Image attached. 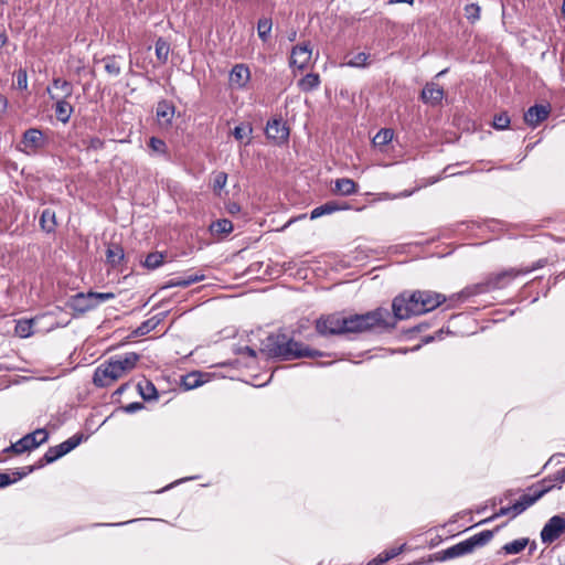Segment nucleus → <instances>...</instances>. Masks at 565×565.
<instances>
[{
  "mask_svg": "<svg viewBox=\"0 0 565 565\" xmlns=\"http://www.w3.org/2000/svg\"><path fill=\"white\" fill-rule=\"evenodd\" d=\"M388 319L390 311L385 308L348 317L333 313L319 318L316 322V330L321 335L365 332L375 328L393 326Z\"/></svg>",
  "mask_w": 565,
  "mask_h": 565,
  "instance_id": "nucleus-1",
  "label": "nucleus"
},
{
  "mask_svg": "<svg viewBox=\"0 0 565 565\" xmlns=\"http://www.w3.org/2000/svg\"><path fill=\"white\" fill-rule=\"evenodd\" d=\"M446 301V297L431 290H417L408 296L405 294L393 300V312L396 319L403 320L411 316L429 312Z\"/></svg>",
  "mask_w": 565,
  "mask_h": 565,
  "instance_id": "nucleus-2",
  "label": "nucleus"
},
{
  "mask_svg": "<svg viewBox=\"0 0 565 565\" xmlns=\"http://www.w3.org/2000/svg\"><path fill=\"white\" fill-rule=\"evenodd\" d=\"M139 360L140 355L135 352L110 356L96 367L93 383L98 387H108L130 373Z\"/></svg>",
  "mask_w": 565,
  "mask_h": 565,
  "instance_id": "nucleus-3",
  "label": "nucleus"
},
{
  "mask_svg": "<svg viewBox=\"0 0 565 565\" xmlns=\"http://www.w3.org/2000/svg\"><path fill=\"white\" fill-rule=\"evenodd\" d=\"M263 350L266 351L269 356L280 358L282 360L323 355L322 352L312 350L309 347L290 339L285 333H274L268 335L264 342Z\"/></svg>",
  "mask_w": 565,
  "mask_h": 565,
  "instance_id": "nucleus-4",
  "label": "nucleus"
},
{
  "mask_svg": "<svg viewBox=\"0 0 565 565\" xmlns=\"http://www.w3.org/2000/svg\"><path fill=\"white\" fill-rule=\"evenodd\" d=\"M546 260L540 259L536 262L535 266L522 268V269H508L504 271H501L492 277H490L487 281V284L483 286L476 287L478 290L476 292H483L489 291L493 289H502L505 288L515 277L519 275H524L527 273H531L537 268H542L545 265Z\"/></svg>",
  "mask_w": 565,
  "mask_h": 565,
  "instance_id": "nucleus-5",
  "label": "nucleus"
},
{
  "mask_svg": "<svg viewBox=\"0 0 565 565\" xmlns=\"http://www.w3.org/2000/svg\"><path fill=\"white\" fill-rule=\"evenodd\" d=\"M492 539L491 531H482L462 542H459L441 552V559H450L471 553L476 547L486 545Z\"/></svg>",
  "mask_w": 565,
  "mask_h": 565,
  "instance_id": "nucleus-6",
  "label": "nucleus"
},
{
  "mask_svg": "<svg viewBox=\"0 0 565 565\" xmlns=\"http://www.w3.org/2000/svg\"><path fill=\"white\" fill-rule=\"evenodd\" d=\"M49 438V434L44 428H39L30 434H26L17 443L12 444L6 451H13L15 454H22L30 451L40 445L44 444Z\"/></svg>",
  "mask_w": 565,
  "mask_h": 565,
  "instance_id": "nucleus-7",
  "label": "nucleus"
},
{
  "mask_svg": "<svg viewBox=\"0 0 565 565\" xmlns=\"http://www.w3.org/2000/svg\"><path fill=\"white\" fill-rule=\"evenodd\" d=\"M565 532V520L559 515H554L544 525L541 532L543 543H552Z\"/></svg>",
  "mask_w": 565,
  "mask_h": 565,
  "instance_id": "nucleus-8",
  "label": "nucleus"
},
{
  "mask_svg": "<svg viewBox=\"0 0 565 565\" xmlns=\"http://www.w3.org/2000/svg\"><path fill=\"white\" fill-rule=\"evenodd\" d=\"M266 136L273 141H287L289 138V128L281 118L269 120L265 128Z\"/></svg>",
  "mask_w": 565,
  "mask_h": 565,
  "instance_id": "nucleus-9",
  "label": "nucleus"
},
{
  "mask_svg": "<svg viewBox=\"0 0 565 565\" xmlns=\"http://www.w3.org/2000/svg\"><path fill=\"white\" fill-rule=\"evenodd\" d=\"M444 97V89L434 82L427 83L420 93V99L423 103L433 107L440 105Z\"/></svg>",
  "mask_w": 565,
  "mask_h": 565,
  "instance_id": "nucleus-10",
  "label": "nucleus"
},
{
  "mask_svg": "<svg viewBox=\"0 0 565 565\" xmlns=\"http://www.w3.org/2000/svg\"><path fill=\"white\" fill-rule=\"evenodd\" d=\"M68 306L79 313L89 311L98 306V301H94L93 291L87 294H77L68 302Z\"/></svg>",
  "mask_w": 565,
  "mask_h": 565,
  "instance_id": "nucleus-11",
  "label": "nucleus"
},
{
  "mask_svg": "<svg viewBox=\"0 0 565 565\" xmlns=\"http://www.w3.org/2000/svg\"><path fill=\"white\" fill-rule=\"evenodd\" d=\"M550 115V106L548 105H534L531 106L524 113V121L532 127L537 126L545 119H547Z\"/></svg>",
  "mask_w": 565,
  "mask_h": 565,
  "instance_id": "nucleus-12",
  "label": "nucleus"
},
{
  "mask_svg": "<svg viewBox=\"0 0 565 565\" xmlns=\"http://www.w3.org/2000/svg\"><path fill=\"white\" fill-rule=\"evenodd\" d=\"M311 58V49L309 44H300L292 49L290 55V65L303 70Z\"/></svg>",
  "mask_w": 565,
  "mask_h": 565,
  "instance_id": "nucleus-13",
  "label": "nucleus"
},
{
  "mask_svg": "<svg viewBox=\"0 0 565 565\" xmlns=\"http://www.w3.org/2000/svg\"><path fill=\"white\" fill-rule=\"evenodd\" d=\"M547 491V489H542L534 494H523L520 500H518L514 504L510 505L511 509V518H515L516 515L521 514L523 511H525L529 507H531L533 503H535L540 498L544 495V493Z\"/></svg>",
  "mask_w": 565,
  "mask_h": 565,
  "instance_id": "nucleus-14",
  "label": "nucleus"
},
{
  "mask_svg": "<svg viewBox=\"0 0 565 565\" xmlns=\"http://www.w3.org/2000/svg\"><path fill=\"white\" fill-rule=\"evenodd\" d=\"M250 79V71L245 64H236L230 72V83L236 88L246 87Z\"/></svg>",
  "mask_w": 565,
  "mask_h": 565,
  "instance_id": "nucleus-15",
  "label": "nucleus"
},
{
  "mask_svg": "<svg viewBox=\"0 0 565 565\" xmlns=\"http://www.w3.org/2000/svg\"><path fill=\"white\" fill-rule=\"evenodd\" d=\"M174 106L171 102L160 100L156 107V117L158 124L168 127L174 117Z\"/></svg>",
  "mask_w": 565,
  "mask_h": 565,
  "instance_id": "nucleus-16",
  "label": "nucleus"
},
{
  "mask_svg": "<svg viewBox=\"0 0 565 565\" xmlns=\"http://www.w3.org/2000/svg\"><path fill=\"white\" fill-rule=\"evenodd\" d=\"M55 103V116L62 122H67L73 114V106L67 102L68 98L51 95Z\"/></svg>",
  "mask_w": 565,
  "mask_h": 565,
  "instance_id": "nucleus-17",
  "label": "nucleus"
},
{
  "mask_svg": "<svg viewBox=\"0 0 565 565\" xmlns=\"http://www.w3.org/2000/svg\"><path fill=\"white\" fill-rule=\"evenodd\" d=\"M121 57L118 55H107L102 62L104 63L105 71L111 76H118L121 73L120 65Z\"/></svg>",
  "mask_w": 565,
  "mask_h": 565,
  "instance_id": "nucleus-18",
  "label": "nucleus"
},
{
  "mask_svg": "<svg viewBox=\"0 0 565 565\" xmlns=\"http://www.w3.org/2000/svg\"><path fill=\"white\" fill-rule=\"evenodd\" d=\"M32 471H33V467H25L22 469V471H19V470L13 471L12 475L0 473V488L7 487V486L22 479L23 477H25L26 475H29Z\"/></svg>",
  "mask_w": 565,
  "mask_h": 565,
  "instance_id": "nucleus-19",
  "label": "nucleus"
},
{
  "mask_svg": "<svg viewBox=\"0 0 565 565\" xmlns=\"http://www.w3.org/2000/svg\"><path fill=\"white\" fill-rule=\"evenodd\" d=\"M210 182L214 194L221 198L227 182V174L222 171L214 172Z\"/></svg>",
  "mask_w": 565,
  "mask_h": 565,
  "instance_id": "nucleus-20",
  "label": "nucleus"
},
{
  "mask_svg": "<svg viewBox=\"0 0 565 565\" xmlns=\"http://www.w3.org/2000/svg\"><path fill=\"white\" fill-rule=\"evenodd\" d=\"M40 225L46 233L54 232L56 227L55 212L50 209H45L40 217Z\"/></svg>",
  "mask_w": 565,
  "mask_h": 565,
  "instance_id": "nucleus-21",
  "label": "nucleus"
},
{
  "mask_svg": "<svg viewBox=\"0 0 565 565\" xmlns=\"http://www.w3.org/2000/svg\"><path fill=\"white\" fill-rule=\"evenodd\" d=\"M404 547H405V544L401 545L399 547L390 548V550L379 554L375 558H373L369 563V565H382V564L386 563L387 561L394 558L398 554H401L403 552Z\"/></svg>",
  "mask_w": 565,
  "mask_h": 565,
  "instance_id": "nucleus-22",
  "label": "nucleus"
},
{
  "mask_svg": "<svg viewBox=\"0 0 565 565\" xmlns=\"http://www.w3.org/2000/svg\"><path fill=\"white\" fill-rule=\"evenodd\" d=\"M334 190L342 195H351L356 192V184L351 179H338L334 184Z\"/></svg>",
  "mask_w": 565,
  "mask_h": 565,
  "instance_id": "nucleus-23",
  "label": "nucleus"
},
{
  "mask_svg": "<svg viewBox=\"0 0 565 565\" xmlns=\"http://www.w3.org/2000/svg\"><path fill=\"white\" fill-rule=\"evenodd\" d=\"M298 85L302 92H311L320 85V77L316 73H309L299 81Z\"/></svg>",
  "mask_w": 565,
  "mask_h": 565,
  "instance_id": "nucleus-24",
  "label": "nucleus"
},
{
  "mask_svg": "<svg viewBox=\"0 0 565 565\" xmlns=\"http://www.w3.org/2000/svg\"><path fill=\"white\" fill-rule=\"evenodd\" d=\"M342 207H340L338 204H335L334 202H327L320 206H317L315 207L312 211H311V214H310V218L311 220H316V218H319L323 215H327V214H331L335 211H339L341 210Z\"/></svg>",
  "mask_w": 565,
  "mask_h": 565,
  "instance_id": "nucleus-25",
  "label": "nucleus"
},
{
  "mask_svg": "<svg viewBox=\"0 0 565 565\" xmlns=\"http://www.w3.org/2000/svg\"><path fill=\"white\" fill-rule=\"evenodd\" d=\"M529 544V539L522 537L514 540L512 542H509L502 546V551L505 554L514 555L521 553L526 545Z\"/></svg>",
  "mask_w": 565,
  "mask_h": 565,
  "instance_id": "nucleus-26",
  "label": "nucleus"
},
{
  "mask_svg": "<svg viewBox=\"0 0 565 565\" xmlns=\"http://www.w3.org/2000/svg\"><path fill=\"white\" fill-rule=\"evenodd\" d=\"M170 54V44L162 38L156 41V57L161 64H166Z\"/></svg>",
  "mask_w": 565,
  "mask_h": 565,
  "instance_id": "nucleus-27",
  "label": "nucleus"
},
{
  "mask_svg": "<svg viewBox=\"0 0 565 565\" xmlns=\"http://www.w3.org/2000/svg\"><path fill=\"white\" fill-rule=\"evenodd\" d=\"M210 231L212 234H230L233 231V224L230 220L226 218L218 220L210 225Z\"/></svg>",
  "mask_w": 565,
  "mask_h": 565,
  "instance_id": "nucleus-28",
  "label": "nucleus"
},
{
  "mask_svg": "<svg viewBox=\"0 0 565 565\" xmlns=\"http://www.w3.org/2000/svg\"><path fill=\"white\" fill-rule=\"evenodd\" d=\"M161 322L159 317H151L150 319L143 321L135 331L136 337H142L149 333L151 330L156 329L158 324Z\"/></svg>",
  "mask_w": 565,
  "mask_h": 565,
  "instance_id": "nucleus-29",
  "label": "nucleus"
},
{
  "mask_svg": "<svg viewBox=\"0 0 565 565\" xmlns=\"http://www.w3.org/2000/svg\"><path fill=\"white\" fill-rule=\"evenodd\" d=\"M138 391L143 399L151 401L158 397L156 386L150 382L145 380L138 384Z\"/></svg>",
  "mask_w": 565,
  "mask_h": 565,
  "instance_id": "nucleus-30",
  "label": "nucleus"
},
{
  "mask_svg": "<svg viewBox=\"0 0 565 565\" xmlns=\"http://www.w3.org/2000/svg\"><path fill=\"white\" fill-rule=\"evenodd\" d=\"M35 319L19 320L15 324V333L21 338H29L33 334Z\"/></svg>",
  "mask_w": 565,
  "mask_h": 565,
  "instance_id": "nucleus-31",
  "label": "nucleus"
},
{
  "mask_svg": "<svg viewBox=\"0 0 565 565\" xmlns=\"http://www.w3.org/2000/svg\"><path fill=\"white\" fill-rule=\"evenodd\" d=\"M204 383L203 375L199 372H193L185 375L182 380V385L185 390H193Z\"/></svg>",
  "mask_w": 565,
  "mask_h": 565,
  "instance_id": "nucleus-32",
  "label": "nucleus"
},
{
  "mask_svg": "<svg viewBox=\"0 0 565 565\" xmlns=\"http://www.w3.org/2000/svg\"><path fill=\"white\" fill-rule=\"evenodd\" d=\"M204 279V275H189L185 278L172 279L169 284L170 287H188L192 284L199 282Z\"/></svg>",
  "mask_w": 565,
  "mask_h": 565,
  "instance_id": "nucleus-33",
  "label": "nucleus"
},
{
  "mask_svg": "<svg viewBox=\"0 0 565 565\" xmlns=\"http://www.w3.org/2000/svg\"><path fill=\"white\" fill-rule=\"evenodd\" d=\"M52 86L56 89H61L64 98H70L73 95V85L71 82L62 79L60 77L54 78Z\"/></svg>",
  "mask_w": 565,
  "mask_h": 565,
  "instance_id": "nucleus-34",
  "label": "nucleus"
},
{
  "mask_svg": "<svg viewBox=\"0 0 565 565\" xmlns=\"http://www.w3.org/2000/svg\"><path fill=\"white\" fill-rule=\"evenodd\" d=\"M163 259H164V256L162 253H158V252L150 253L147 255V257L143 262V266L149 269H156L162 265Z\"/></svg>",
  "mask_w": 565,
  "mask_h": 565,
  "instance_id": "nucleus-35",
  "label": "nucleus"
},
{
  "mask_svg": "<svg viewBox=\"0 0 565 565\" xmlns=\"http://www.w3.org/2000/svg\"><path fill=\"white\" fill-rule=\"evenodd\" d=\"M271 20L270 19H259L258 22H257V32H258V36L265 42L269 34H270V31H271Z\"/></svg>",
  "mask_w": 565,
  "mask_h": 565,
  "instance_id": "nucleus-36",
  "label": "nucleus"
},
{
  "mask_svg": "<svg viewBox=\"0 0 565 565\" xmlns=\"http://www.w3.org/2000/svg\"><path fill=\"white\" fill-rule=\"evenodd\" d=\"M511 119L508 113L503 111L494 115L492 126L497 130H504L509 127Z\"/></svg>",
  "mask_w": 565,
  "mask_h": 565,
  "instance_id": "nucleus-37",
  "label": "nucleus"
},
{
  "mask_svg": "<svg viewBox=\"0 0 565 565\" xmlns=\"http://www.w3.org/2000/svg\"><path fill=\"white\" fill-rule=\"evenodd\" d=\"M465 15L470 22H476L480 18V7L477 3H469L465 7Z\"/></svg>",
  "mask_w": 565,
  "mask_h": 565,
  "instance_id": "nucleus-38",
  "label": "nucleus"
},
{
  "mask_svg": "<svg viewBox=\"0 0 565 565\" xmlns=\"http://www.w3.org/2000/svg\"><path fill=\"white\" fill-rule=\"evenodd\" d=\"M124 258V250L119 246L107 249V260L113 265H117Z\"/></svg>",
  "mask_w": 565,
  "mask_h": 565,
  "instance_id": "nucleus-39",
  "label": "nucleus"
},
{
  "mask_svg": "<svg viewBox=\"0 0 565 565\" xmlns=\"http://www.w3.org/2000/svg\"><path fill=\"white\" fill-rule=\"evenodd\" d=\"M369 57V54L360 52L355 54L350 61H348L347 65L351 67H364L366 65Z\"/></svg>",
  "mask_w": 565,
  "mask_h": 565,
  "instance_id": "nucleus-40",
  "label": "nucleus"
},
{
  "mask_svg": "<svg viewBox=\"0 0 565 565\" xmlns=\"http://www.w3.org/2000/svg\"><path fill=\"white\" fill-rule=\"evenodd\" d=\"M394 138V130L390 128H383L377 131V134L372 138L371 141H392Z\"/></svg>",
  "mask_w": 565,
  "mask_h": 565,
  "instance_id": "nucleus-41",
  "label": "nucleus"
},
{
  "mask_svg": "<svg viewBox=\"0 0 565 565\" xmlns=\"http://www.w3.org/2000/svg\"><path fill=\"white\" fill-rule=\"evenodd\" d=\"M42 132L39 129L30 128L24 131L22 141H40Z\"/></svg>",
  "mask_w": 565,
  "mask_h": 565,
  "instance_id": "nucleus-42",
  "label": "nucleus"
},
{
  "mask_svg": "<svg viewBox=\"0 0 565 565\" xmlns=\"http://www.w3.org/2000/svg\"><path fill=\"white\" fill-rule=\"evenodd\" d=\"M17 87L19 89H26L28 88V73L25 70L20 68L17 74Z\"/></svg>",
  "mask_w": 565,
  "mask_h": 565,
  "instance_id": "nucleus-43",
  "label": "nucleus"
},
{
  "mask_svg": "<svg viewBox=\"0 0 565 565\" xmlns=\"http://www.w3.org/2000/svg\"><path fill=\"white\" fill-rule=\"evenodd\" d=\"M252 132V128L249 125H241V126H236L233 130V136L235 137V139L237 140H242L244 139L247 134Z\"/></svg>",
  "mask_w": 565,
  "mask_h": 565,
  "instance_id": "nucleus-44",
  "label": "nucleus"
},
{
  "mask_svg": "<svg viewBox=\"0 0 565 565\" xmlns=\"http://www.w3.org/2000/svg\"><path fill=\"white\" fill-rule=\"evenodd\" d=\"M149 154H164L167 152V143H148Z\"/></svg>",
  "mask_w": 565,
  "mask_h": 565,
  "instance_id": "nucleus-45",
  "label": "nucleus"
},
{
  "mask_svg": "<svg viewBox=\"0 0 565 565\" xmlns=\"http://www.w3.org/2000/svg\"><path fill=\"white\" fill-rule=\"evenodd\" d=\"M63 443L65 445V449L70 452L82 443V436L74 435Z\"/></svg>",
  "mask_w": 565,
  "mask_h": 565,
  "instance_id": "nucleus-46",
  "label": "nucleus"
},
{
  "mask_svg": "<svg viewBox=\"0 0 565 565\" xmlns=\"http://www.w3.org/2000/svg\"><path fill=\"white\" fill-rule=\"evenodd\" d=\"M93 298L94 301H98L99 305L100 302L115 298V295L113 292H93Z\"/></svg>",
  "mask_w": 565,
  "mask_h": 565,
  "instance_id": "nucleus-47",
  "label": "nucleus"
},
{
  "mask_svg": "<svg viewBox=\"0 0 565 565\" xmlns=\"http://www.w3.org/2000/svg\"><path fill=\"white\" fill-rule=\"evenodd\" d=\"M58 458H61V456L56 451L55 447H50L44 455V459L47 463H51V462L57 460Z\"/></svg>",
  "mask_w": 565,
  "mask_h": 565,
  "instance_id": "nucleus-48",
  "label": "nucleus"
},
{
  "mask_svg": "<svg viewBox=\"0 0 565 565\" xmlns=\"http://www.w3.org/2000/svg\"><path fill=\"white\" fill-rule=\"evenodd\" d=\"M372 146H373L372 147L373 151L375 153H383V152H387L388 151L391 143L381 142V143H372Z\"/></svg>",
  "mask_w": 565,
  "mask_h": 565,
  "instance_id": "nucleus-49",
  "label": "nucleus"
},
{
  "mask_svg": "<svg viewBox=\"0 0 565 565\" xmlns=\"http://www.w3.org/2000/svg\"><path fill=\"white\" fill-rule=\"evenodd\" d=\"M143 406L141 403H130L128 405L125 406V412L126 413H135L139 409H141Z\"/></svg>",
  "mask_w": 565,
  "mask_h": 565,
  "instance_id": "nucleus-50",
  "label": "nucleus"
},
{
  "mask_svg": "<svg viewBox=\"0 0 565 565\" xmlns=\"http://www.w3.org/2000/svg\"><path fill=\"white\" fill-rule=\"evenodd\" d=\"M8 106V99L0 94V116H2L6 113Z\"/></svg>",
  "mask_w": 565,
  "mask_h": 565,
  "instance_id": "nucleus-51",
  "label": "nucleus"
},
{
  "mask_svg": "<svg viewBox=\"0 0 565 565\" xmlns=\"http://www.w3.org/2000/svg\"><path fill=\"white\" fill-rule=\"evenodd\" d=\"M238 352L239 353H245V354H247V355H249L252 358L256 356V351L253 348H250V347L241 348Z\"/></svg>",
  "mask_w": 565,
  "mask_h": 565,
  "instance_id": "nucleus-52",
  "label": "nucleus"
},
{
  "mask_svg": "<svg viewBox=\"0 0 565 565\" xmlns=\"http://www.w3.org/2000/svg\"><path fill=\"white\" fill-rule=\"evenodd\" d=\"M511 509L509 507L501 508L493 518L511 515Z\"/></svg>",
  "mask_w": 565,
  "mask_h": 565,
  "instance_id": "nucleus-53",
  "label": "nucleus"
},
{
  "mask_svg": "<svg viewBox=\"0 0 565 565\" xmlns=\"http://www.w3.org/2000/svg\"><path fill=\"white\" fill-rule=\"evenodd\" d=\"M54 447H55L56 451L58 452V455H60L61 457H63V456H65L66 454H68V451L65 449V445H64V443H61L60 445L54 446Z\"/></svg>",
  "mask_w": 565,
  "mask_h": 565,
  "instance_id": "nucleus-54",
  "label": "nucleus"
},
{
  "mask_svg": "<svg viewBox=\"0 0 565 565\" xmlns=\"http://www.w3.org/2000/svg\"><path fill=\"white\" fill-rule=\"evenodd\" d=\"M8 43V35L3 30H0V47H3Z\"/></svg>",
  "mask_w": 565,
  "mask_h": 565,
  "instance_id": "nucleus-55",
  "label": "nucleus"
},
{
  "mask_svg": "<svg viewBox=\"0 0 565 565\" xmlns=\"http://www.w3.org/2000/svg\"><path fill=\"white\" fill-rule=\"evenodd\" d=\"M390 3H408V4H413L414 3V0H390Z\"/></svg>",
  "mask_w": 565,
  "mask_h": 565,
  "instance_id": "nucleus-56",
  "label": "nucleus"
},
{
  "mask_svg": "<svg viewBox=\"0 0 565 565\" xmlns=\"http://www.w3.org/2000/svg\"><path fill=\"white\" fill-rule=\"evenodd\" d=\"M238 210H239V209H238V206H237V205H233V207H231V210H230V211H231L232 213H234L235 211H238Z\"/></svg>",
  "mask_w": 565,
  "mask_h": 565,
  "instance_id": "nucleus-57",
  "label": "nucleus"
},
{
  "mask_svg": "<svg viewBox=\"0 0 565 565\" xmlns=\"http://www.w3.org/2000/svg\"><path fill=\"white\" fill-rule=\"evenodd\" d=\"M446 73H447V70H443L441 72H439V73L437 74V77L443 76V75H444V74H446Z\"/></svg>",
  "mask_w": 565,
  "mask_h": 565,
  "instance_id": "nucleus-58",
  "label": "nucleus"
},
{
  "mask_svg": "<svg viewBox=\"0 0 565 565\" xmlns=\"http://www.w3.org/2000/svg\"><path fill=\"white\" fill-rule=\"evenodd\" d=\"M148 141L154 142V141H160V140L157 137H151Z\"/></svg>",
  "mask_w": 565,
  "mask_h": 565,
  "instance_id": "nucleus-59",
  "label": "nucleus"
},
{
  "mask_svg": "<svg viewBox=\"0 0 565 565\" xmlns=\"http://www.w3.org/2000/svg\"><path fill=\"white\" fill-rule=\"evenodd\" d=\"M562 12H563V14H564V17H565V0L563 1Z\"/></svg>",
  "mask_w": 565,
  "mask_h": 565,
  "instance_id": "nucleus-60",
  "label": "nucleus"
},
{
  "mask_svg": "<svg viewBox=\"0 0 565 565\" xmlns=\"http://www.w3.org/2000/svg\"><path fill=\"white\" fill-rule=\"evenodd\" d=\"M191 478H185V479H180V482H183L185 480H190ZM175 483H179V481H177Z\"/></svg>",
  "mask_w": 565,
  "mask_h": 565,
  "instance_id": "nucleus-61",
  "label": "nucleus"
},
{
  "mask_svg": "<svg viewBox=\"0 0 565 565\" xmlns=\"http://www.w3.org/2000/svg\"><path fill=\"white\" fill-rule=\"evenodd\" d=\"M127 522H119V523H115L114 525H122V524H126Z\"/></svg>",
  "mask_w": 565,
  "mask_h": 565,
  "instance_id": "nucleus-62",
  "label": "nucleus"
},
{
  "mask_svg": "<svg viewBox=\"0 0 565 565\" xmlns=\"http://www.w3.org/2000/svg\"><path fill=\"white\" fill-rule=\"evenodd\" d=\"M2 3H4V0H0Z\"/></svg>",
  "mask_w": 565,
  "mask_h": 565,
  "instance_id": "nucleus-63",
  "label": "nucleus"
}]
</instances>
